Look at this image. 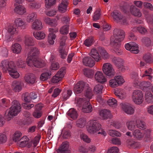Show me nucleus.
Masks as SVG:
<instances>
[{"mask_svg": "<svg viewBox=\"0 0 153 153\" xmlns=\"http://www.w3.org/2000/svg\"><path fill=\"white\" fill-rule=\"evenodd\" d=\"M125 32L120 29L115 28L113 31L114 38H110V45L115 48H118L120 46V42L124 38Z\"/></svg>", "mask_w": 153, "mask_h": 153, "instance_id": "f257e3e1", "label": "nucleus"}, {"mask_svg": "<svg viewBox=\"0 0 153 153\" xmlns=\"http://www.w3.org/2000/svg\"><path fill=\"white\" fill-rule=\"evenodd\" d=\"M12 106L10 108L7 114H5L4 118L7 121H9L14 116L20 112L21 106L19 102L16 100H14L11 103Z\"/></svg>", "mask_w": 153, "mask_h": 153, "instance_id": "f03ea898", "label": "nucleus"}, {"mask_svg": "<svg viewBox=\"0 0 153 153\" xmlns=\"http://www.w3.org/2000/svg\"><path fill=\"white\" fill-rule=\"evenodd\" d=\"M26 63L30 66H34L38 68L43 67L45 65V61L37 57L26 59Z\"/></svg>", "mask_w": 153, "mask_h": 153, "instance_id": "7ed1b4c3", "label": "nucleus"}, {"mask_svg": "<svg viewBox=\"0 0 153 153\" xmlns=\"http://www.w3.org/2000/svg\"><path fill=\"white\" fill-rule=\"evenodd\" d=\"M111 15L116 22L124 25L127 24L126 19L118 11L114 10L111 13Z\"/></svg>", "mask_w": 153, "mask_h": 153, "instance_id": "20e7f679", "label": "nucleus"}, {"mask_svg": "<svg viewBox=\"0 0 153 153\" xmlns=\"http://www.w3.org/2000/svg\"><path fill=\"white\" fill-rule=\"evenodd\" d=\"M24 25V23L21 19H16L15 21V24L9 26L8 31L9 35L12 36L15 33L16 31V27H21L23 26Z\"/></svg>", "mask_w": 153, "mask_h": 153, "instance_id": "39448f33", "label": "nucleus"}, {"mask_svg": "<svg viewBox=\"0 0 153 153\" xmlns=\"http://www.w3.org/2000/svg\"><path fill=\"white\" fill-rule=\"evenodd\" d=\"M10 75L13 78H17L19 74L16 69V67L14 63L12 61L8 62L7 70Z\"/></svg>", "mask_w": 153, "mask_h": 153, "instance_id": "423d86ee", "label": "nucleus"}, {"mask_svg": "<svg viewBox=\"0 0 153 153\" xmlns=\"http://www.w3.org/2000/svg\"><path fill=\"white\" fill-rule=\"evenodd\" d=\"M132 99L136 104H140L143 101V94L142 92L139 90H134L132 93Z\"/></svg>", "mask_w": 153, "mask_h": 153, "instance_id": "0eeeda50", "label": "nucleus"}, {"mask_svg": "<svg viewBox=\"0 0 153 153\" xmlns=\"http://www.w3.org/2000/svg\"><path fill=\"white\" fill-rule=\"evenodd\" d=\"M102 70L103 73L108 77H112L114 76L115 72L112 65L110 63H105L103 65Z\"/></svg>", "mask_w": 153, "mask_h": 153, "instance_id": "6e6552de", "label": "nucleus"}, {"mask_svg": "<svg viewBox=\"0 0 153 153\" xmlns=\"http://www.w3.org/2000/svg\"><path fill=\"white\" fill-rule=\"evenodd\" d=\"M124 79L120 76L114 77V79H111L109 81V85L112 88H115L120 85L124 82Z\"/></svg>", "mask_w": 153, "mask_h": 153, "instance_id": "1a4fd4ad", "label": "nucleus"}, {"mask_svg": "<svg viewBox=\"0 0 153 153\" xmlns=\"http://www.w3.org/2000/svg\"><path fill=\"white\" fill-rule=\"evenodd\" d=\"M101 128V125L96 120L91 121L90 125L87 128V131L91 133H94L99 131Z\"/></svg>", "mask_w": 153, "mask_h": 153, "instance_id": "9d476101", "label": "nucleus"}, {"mask_svg": "<svg viewBox=\"0 0 153 153\" xmlns=\"http://www.w3.org/2000/svg\"><path fill=\"white\" fill-rule=\"evenodd\" d=\"M65 67H62L60 68L55 76L52 78L51 79V82L53 83H57L61 80L65 73Z\"/></svg>", "mask_w": 153, "mask_h": 153, "instance_id": "9b49d317", "label": "nucleus"}, {"mask_svg": "<svg viewBox=\"0 0 153 153\" xmlns=\"http://www.w3.org/2000/svg\"><path fill=\"white\" fill-rule=\"evenodd\" d=\"M39 53L40 52L38 48L36 47H31L30 51L27 53V59L37 57L38 56Z\"/></svg>", "mask_w": 153, "mask_h": 153, "instance_id": "f8f14e48", "label": "nucleus"}, {"mask_svg": "<svg viewBox=\"0 0 153 153\" xmlns=\"http://www.w3.org/2000/svg\"><path fill=\"white\" fill-rule=\"evenodd\" d=\"M69 147L68 142L67 141L63 142L56 152L58 153H70V151L68 150Z\"/></svg>", "mask_w": 153, "mask_h": 153, "instance_id": "ddd939ff", "label": "nucleus"}, {"mask_svg": "<svg viewBox=\"0 0 153 153\" xmlns=\"http://www.w3.org/2000/svg\"><path fill=\"white\" fill-rule=\"evenodd\" d=\"M85 85V84L83 81H79L74 85V90L77 94L80 93L83 91Z\"/></svg>", "mask_w": 153, "mask_h": 153, "instance_id": "4468645a", "label": "nucleus"}, {"mask_svg": "<svg viewBox=\"0 0 153 153\" xmlns=\"http://www.w3.org/2000/svg\"><path fill=\"white\" fill-rule=\"evenodd\" d=\"M82 62L84 65L89 67H92L95 65V62L90 56H86L83 59Z\"/></svg>", "mask_w": 153, "mask_h": 153, "instance_id": "2eb2a0df", "label": "nucleus"}, {"mask_svg": "<svg viewBox=\"0 0 153 153\" xmlns=\"http://www.w3.org/2000/svg\"><path fill=\"white\" fill-rule=\"evenodd\" d=\"M82 110L84 113H89L92 112V106L88 100H86L83 103Z\"/></svg>", "mask_w": 153, "mask_h": 153, "instance_id": "dca6fc26", "label": "nucleus"}, {"mask_svg": "<svg viewBox=\"0 0 153 153\" xmlns=\"http://www.w3.org/2000/svg\"><path fill=\"white\" fill-rule=\"evenodd\" d=\"M24 78L26 82L28 84H30L34 83L36 79L35 76L32 73L26 74Z\"/></svg>", "mask_w": 153, "mask_h": 153, "instance_id": "f3484780", "label": "nucleus"}, {"mask_svg": "<svg viewBox=\"0 0 153 153\" xmlns=\"http://www.w3.org/2000/svg\"><path fill=\"white\" fill-rule=\"evenodd\" d=\"M95 80L98 82L103 84L106 81V79L105 78L102 72L97 71L94 75Z\"/></svg>", "mask_w": 153, "mask_h": 153, "instance_id": "a211bd4d", "label": "nucleus"}, {"mask_svg": "<svg viewBox=\"0 0 153 153\" xmlns=\"http://www.w3.org/2000/svg\"><path fill=\"white\" fill-rule=\"evenodd\" d=\"M100 115L102 118L104 119L111 118L112 117L110 111L106 109L100 111Z\"/></svg>", "mask_w": 153, "mask_h": 153, "instance_id": "6ab92c4d", "label": "nucleus"}, {"mask_svg": "<svg viewBox=\"0 0 153 153\" xmlns=\"http://www.w3.org/2000/svg\"><path fill=\"white\" fill-rule=\"evenodd\" d=\"M89 55L97 62L99 61L101 59L99 53L95 49L91 50Z\"/></svg>", "mask_w": 153, "mask_h": 153, "instance_id": "aec40b11", "label": "nucleus"}, {"mask_svg": "<svg viewBox=\"0 0 153 153\" xmlns=\"http://www.w3.org/2000/svg\"><path fill=\"white\" fill-rule=\"evenodd\" d=\"M130 10L131 13L134 16L140 17L141 16V13L139 9L135 6L131 5L130 8Z\"/></svg>", "mask_w": 153, "mask_h": 153, "instance_id": "412c9836", "label": "nucleus"}, {"mask_svg": "<svg viewBox=\"0 0 153 153\" xmlns=\"http://www.w3.org/2000/svg\"><path fill=\"white\" fill-rule=\"evenodd\" d=\"M112 61L119 69H120L123 66V61L120 58L114 57L112 58Z\"/></svg>", "mask_w": 153, "mask_h": 153, "instance_id": "4be33fe9", "label": "nucleus"}, {"mask_svg": "<svg viewBox=\"0 0 153 153\" xmlns=\"http://www.w3.org/2000/svg\"><path fill=\"white\" fill-rule=\"evenodd\" d=\"M68 4L66 0H62V2L58 6L59 11L61 13H64L67 11Z\"/></svg>", "mask_w": 153, "mask_h": 153, "instance_id": "5701e85b", "label": "nucleus"}, {"mask_svg": "<svg viewBox=\"0 0 153 153\" xmlns=\"http://www.w3.org/2000/svg\"><path fill=\"white\" fill-rule=\"evenodd\" d=\"M121 107L124 111L128 114H132L134 113V110L131 106L122 104Z\"/></svg>", "mask_w": 153, "mask_h": 153, "instance_id": "b1692460", "label": "nucleus"}, {"mask_svg": "<svg viewBox=\"0 0 153 153\" xmlns=\"http://www.w3.org/2000/svg\"><path fill=\"white\" fill-rule=\"evenodd\" d=\"M98 51L100 52V57L104 59L108 58L109 55L104 49L101 47L98 48Z\"/></svg>", "mask_w": 153, "mask_h": 153, "instance_id": "393cba45", "label": "nucleus"}, {"mask_svg": "<svg viewBox=\"0 0 153 153\" xmlns=\"http://www.w3.org/2000/svg\"><path fill=\"white\" fill-rule=\"evenodd\" d=\"M12 88L15 92H19L22 89V85L19 81H13L12 83Z\"/></svg>", "mask_w": 153, "mask_h": 153, "instance_id": "a878e982", "label": "nucleus"}, {"mask_svg": "<svg viewBox=\"0 0 153 153\" xmlns=\"http://www.w3.org/2000/svg\"><path fill=\"white\" fill-rule=\"evenodd\" d=\"M51 73L50 70L42 73L40 76V79L42 81H45L51 77Z\"/></svg>", "mask_w": 153, "mask_h": 153, "instance_id": "bb28decb", "label": "nucleus"}, {"mask_svg": "<svg viewBox=\"0 0 153 153\" xmlns=\"http://www.w3.org/2000/svg\"><path fill=\"white\" fill-rule=\"evenodd\" d=\"M115 95L119 99H123L125 98L126 95L124 91L120 89H117L114 92Z\"/></svg>", "mask_w": 153, "mask_h": 153, "instance_id": "cd10ccee", "label": "nucleus"}, {"mask_svg": "<svg viewBox=\"0 0 153 153\" xmlns=\"http://www.w3.org/2000/svg\"><path fill=\"white\" fill-rule=\"evenodd\" d=\"M14 9V12L20 15H22L26 12L25 8L21 5H16Z\"/></svg>", "mask_w": 153, "mask_h": 153, "instance_id": "c85d7f7f", "label": "nucleus"}, {"mask_svg": "<svg viewBox=\"0 0 153 153\" xmlns=\"http://www.w3.org/2000/svg\"><path fill=\"white\" fill-rule=\"evenodd\" d=\"M67 115L74 120L76 119L78 117L76 111L74 108H71L68 111Z\"/></svg>", "mask_w": 153, "mask_h": 153, "instance_id": "c756f323", "label": "nucleus"}, {"mask_svg": "<svg viewBox=\"0 0 153 153\" xmlns=\"http://www.w3.org/2000/svg\"><path fill=\"white\" fill-rule=\"evenodd\" d=\"M84 75L88 78H91L93 76L94 72L89 68H85L83 69Z\"/></svg>", "mask_w": 153, "mask_h": 153, "instance_id": "7c9ffc66", "label": "nucleus"}, {"mask_svg": "<svg viewBox=\"0 0 153 153\" xmlns=\"http://www.w3.org/2000/svg\"><path fill=\"white\" fill-rule=\"evenodd\" d=\"M32 27L35 30H40L42 28V23L40 21L36 20L33 23Z\"/></svg>", "mask_w": 153, "mask_h": 153, "instance_id": "2f4dec72", "label": "nucleus"}, {"mask_svg": "<svg viewBox=\"0 0 153 153\" xmlns=\"http://www.w3.org/2000/svg\"><path fill=\"white\" fill-rule=\"evenodd\" d=\"M11 49L14 53L18 54L20 53L22 48L19 44L16 43L13 45Z\"/></svg>", "mask_w": 153, "mask_h": 153, "instance_id": "473e14b6", "label": "nucleus"}, {"mask_svg": "<svg viewBox=\"0 0 153 153\" xmlns=\"http://www.w3.org/2000/svg\"><path fill=\"white\" fill-rule=\"evenodd\" d=\"M133 135L135 138L137 139L142 138L144 136L143 133L141 132V130L139 129L134 130L133 132Z\"/></svg>", "mask_w": 153, "mask_h": 153, "instance_id": "72a5a7b5", "label": "nucleus"}, {"mask_svg": "<svg viewBox=\"0 0 153 153\" xmlns=\"http://www.w3.org/2000/svg\"><path fill=\"white\" fill-rule=\"evenodd\" d=\"M33 35L38 40L44 39L45 36V35L44 32L41 31L34 32Z\"/></svg>", "mask_w": 153, "mask_h": 153, "instance_id": "f704fd0d", "label": "nucleus"}, {"mask_svg": "<svg viewBox=\"0 0 153 153\" xmlns=\"http://www.w3.org/2000/svg\"><path fill=\"white\" fill-rule=\"evenodd\" d=\"M145 98L146 101L148 103H152L153 102V96L150 92H146Z\"/></svg>", "mask_w": 153, "mask_h": 153, "instance_id": "c9c22d12", "label": "nucleus"}, {"mask_svg": "<svg viewBox=\"0 0 153 153\" xmlns=\"http://www.w3.org/2000/svg\"><path fill=\"white\" fill-rule=\"evenodd\" d=\"M144 61L147 63L151 64L153 62V59L152 58V55L150 53H147L143 57Z\"/></svg>", "mask_w": 153, "mask_h": 153, "instance_id": "e433bc0d", "label": "nucleus"}, {"mask_svg": "<svg viewBox=\"0 0 153 153\" xmlns=\"http://www.w3.org/2000/svg\"><path fill=\"white\" fill-rule=\"evenodd\" d=\"M30 94L31 100L32 102H36L39 100L40 97L39 95L33 92H30Z\"/></svg>", "mask_w": 153, "mask_h": 153, "instance_id": "4c0bfd02", "label": "nucleus"}, {"mask_svg": "<svg viewBox=\"0 0 153 153\" xmlns=\"http://www.w3.org/2000/svg\"><path fill=\"white\" fill-rule=\"evenodd\" d=\"M8 62L4 60L2 61L0 65V68L2 71L3 72H7V66Z\"/></svg>", "mask_w": 153, "mask_h": 153, "instance_id": "58836bf2", "label": "nucleus"}, {"mask_svg": "<svg viewBox=\"0 0 153 153\" xmlns=\"http://www.w3.org/2000/svg\"><path fill=\"white\" fill-rule=\"evenodd\" d=\"M103 88V86L101 84L96 85L94 88V92L97 94H101L102 92Z\"/></svg>", "mask_w": 153, "mask_h": 153, "instance_id": "ea45409f", "label": "nucleus"}, {"mask_svg": "<svg viewBox=\"0 0 153 153\" xmlns=\"http://www.w3.org/2000/svg\"><path fill=\"white\" fill-rule=\"evenodd\" d=\"M44 21L46 24L50 26H55L56 25L55 20L53 19H51L48 17L45 18Z\"/></svg>", "mask_w": 153, "mask_h": 153, "instance_id": "a19ab883", "label": "nucleus"}, {"mask_svg": "<svg viewBox=\"0 0 153 153\" xmlns=\"http://www.w3.org/2000/svg\"><path fill=\"white\" fill-rule=\"evenodd\" d=\"M25 44L27 46H32L33 45L34 42L33 39L31 37L25 36Z\"/></svg>", "mask_w": 153, "mask_h": 153, "instance_id": "79ce46f5", "label": "nucleus"}, {"mask_svg": "<svg viewBox=\"0 0 153 153\" xmlns=\"http://www.w3.org/2000/svg\"><path fill=\"white\" fill-rule=\"evenodd\" d=\"M56 36L53 33H49L48 36V43L51 45H53L54 42V39H55Z\"/></svg>", "mask_w": 153, "mask_h": 153, "instance_id": "37998d69", "label": "nucleus"}, {"mask_svg": "<svg viewBox=\"0 0 153 153\" xmlns=\"http://www.w3.org/2000/svg\"><path fill=\"white\" fill-rule=\"evenodd\" d=\"M86 123V120L84 118H81L77 120L76 125L79 127L82 128L84 126Z\"/></svg>", "mask_w": 153, "mask_h": 153, "instance_id": "c03bdc74", "label": "nucleus"}, {"mask_svg": "<svg viewBox=\"0 0 153 153\" xmlns=\"http://www.w3.org/2000/svg\"><path fill=\"white\" fill-rule=\"evenodd\" d=\"M22 135V133L19 131H16L13 137V140L15 142L19 141L20 140V137Z\"/></svg>", "mask_w": 153, "mask_h": 153, "instance_id": "a18cd8bd", "label": "nucleus"}, {"mask_svg": "<svg viewBox=\"0 0 153 153\" xmlns=\"http://www.w3.org/2000/svg\"><path fill=\"white\" fill-rule=\"evenodd\" d=\"M22 97H23V99L25 102L27 103H29L31 100L30 94L26 92L22 94Z\"/></svg>", "mask_w": 153, "mask_h": 153, "instance_id": "49530a36", "label": "nucleus"}, {"mask_svg": "<svg viewBox=\"0 0 153 153\" xmlns=\"http://www.w3.org/2000/svg\"><path fill=\"white\" fill-rule=\"evenodd\" d=\"M135 123L134 121H131L126 123L127 128L130 130H132L135 129Z\"/></svg>", "mask_w": 153, "mask_h": 153, "instance_id": "de8ad7c7", "label": "nucleus"}, {"mask_svg": "<svg viewBox=\"0 0 153 153\" xmlns=\"http://www.w3.org/2000/svg\"><path fill=\"white\" fill-rule=\"evenodd\" d=\"M126 143L127 146L129 147L135 148L137 146V143L132 139H130L127 140Z\"/></svg>", "mask_w": 153, "mask_h": 153, "instance_id": "09e8293b", "label": "nucleus"}, {"mask_svg": "<svg viewBox=\"0 0 153 153\" xmlns=\"http://www.w3.org/2000/svg\"><path fill=\"white\" fill-rule=\"evenodd\" d=\"M84 95L88 99L87 100L89 101L93 95L92 90L90 88H87L85 92Z\"/></svg>", "mask_w": 153, "mask_h": 153, "instance_id": "8fccbe9b", "label": "nucleus"}, {"mask_svg": "<svg viewBox=\"0 0 153 153\" xmlns=\"http://www.w3.org/2000/svg\"><path fill=\"white\" fill-rule=\"evenodd\" d=\"M132 45L130 51L132 53L137 54L139 52V50L138 49V47L137 45L135 44V43L133 42L132 43Z\"/></svg>", "mask_w": 153, "mask_h": 153, "instance_id": "3c124183", "label": "nucleus"}, {"mask_svg": "<svg viewBox=\"0 0 153 153\" xmlns=\"http://www.w3.org/2000/svg\"><path fill=\"white\" fill-rule=\"evenodd\" d=\"M17 65L19 68H23L26 66V62L24 60L20 59L16 62Z\"/></svg>", "mask_w": 153, "mask_h": 153, "instance_id": "603ef678", "label": "nucleus"}, {"mask_svg": "<svg viewBox=\"0 0 153 153\" xmlns=\"http://www.w3.org/2000/svg\"><path fill=\"white\" fill-rule=\"evenodd\" d=\"M69 25H66L62 27L60 30V32L61 34H67L68 33Z\"/></svg>", "mask_w": 153, "mask_h": 153, "instance_id": "864d4df0", "label": "nucleus"}, {"mask_svg": "<svg viewBox=\"0 0 153 153\" xmlns=\"http://www.w3.org/2000/svg\"><path fill=\"white\" fill-rule=\"evenodd\" d=\"M94 41V39L93 37H90L86 39L84 42V44L87 46L89 47L92 44Z\"/></svg>", "mask_w": 153, "mask_h": 153, "instance_id": "5fc2aeb1", "label": "nucleus"}, {"mask_svg": "<svg viewBox=\"0 0 153 153\" xmlns=\"http://www.w3.org/2000/svg\"><path fill=\"white\" fill-rule=\"evenodd\" d=\"M45 7L47 8H49L56 3L55 0H45Z\"/></svg>", "mask_w": 153, "mask_h": 153, "instance_id": "6e6d98bb", "label": "nucleus"}, {"mask_svg": "<svg viewBox=\"0 0 153 153\" xmlns=\"http://www.w3.org/2000/svg\"><path fill=\"white\" fill-rule=\"evenodd\" d=\"M101 10L100 9H99L96 10L94 13V15L93 17V20L94 21H97L99 19L100 16Z\"/></svg>", "mask_w": 153, "mask_h": 153, "instance_id": "4d7b16f0", "label": "nucleus"}, {"mask_svg": "<svg viewBox=\"0 0 153 153\" xmlns=\"http://www.w3.org/2000/svg\"><path fill=\"white\" fill-rule=\"evenodd\" d=\"M36 17V15L34 13L29 14L27 17V21L29 22H32Z\"/></svg>", "mask_w": 153, "mask_h": 153, "instance_id": "13d9d810", "label": "nucleus"}, {"mask_svg": "<svg viewBox=\"0 0 153 153\" xmlns=\"http://www.w3.org/2000/svg\"><path fill=\"white\" fill-rule=\"evenodd\" d=\"M109 134L112 137L116 136L120 137L121 134L118 131L114 130H110L108 131Z\"/></svg>", "mask_w": 153, "mask_h": 153, "instance_id": "bf43d9fd", "label": "nucleus"}, {"mask_svg": "<svg viewBox=\"0 0 153 153\" xmlns=\"http://www.w3.org/2000/svg\"><path fill=\"white\" fill-rule=\"evenodd\" d=\"M143 42L147 46H149L151 45V41L149 38L144 37L142 39Z\"/></svg>", "mask_w": 153, "mask_h": 153, "instance_id": "052dcab7", "label": "nucleus"}, {"mask_svg": "<svg viewBox=\"0 0 153 153\" xmlns=\"http://www.w3.org/2000/svg\"><path fill=\"white\" fill-rule=\"evenodd\" d=\"M119 150L118 148L116 147H113L109 149L107 153H118Z\"/></svg>", "mask_w": 153, "mask_h": 153, "instance_id": "680f3d73", "label": "nucleus"}, {"mask_svg": "<svg viewBox=\"0 0 153 153\" xmlns=\"http://www.w3.org/2000/svg\"><path fill=\"white\" fill-rule=\"evenodd\" d=\"M137 29L140 33L142 34H144L147 33L146 29L143 27H138L137 28Z\"/></svg>", "mask_w": 153, "mask_h": 153, "instance_id": "e2e57ef3", "label": "nucleus"}, {"mask_svg": "<svg viewBox=\"0 0 153 153\" xmlns=\"http://www.w3.org/2000/svg\"><path fill=\"white\" fill-rule=\"evenodd\" d=\"M81 138L84 141L87 143H89L91 142L90 139L86 135L84 134H82L81 135Z\"/></svg>", "mask_w": 153, "mask_h": 153, "instance_id": "0e129e2a", "label": "nucleus"}, {"mask_svg": "<svg viewBox=\"0 0 153 153\" xmlns=\"http://www.w3.org/2000/svg\"><path fill=\"white\" fill-rule=\"evenodd\" d=\"M42 111H37L36 110H34L33 113V116L36 118H39L42 116Z\"/></svg>", "mask_w": 153, "mask_h": 153, "instance_id": "69168bd1", "label": "nucleus"}, {"mask_svg": "<svg viewBox=\"0 0 153 153\" xmlns=\"http://www.w3.org/2000/svg\"><path fill=\"white\" fill-rule=\"evenodd\" d=\"M7 140L6 136L4 134H0V143L6 142Z\"/></svg>", "mask_w": 153, "mask_h": 153, "instance_id": "338daca9", "label": "nucleus"}, {"mask_svg": "<svg viewBox=\"0 0 153 153\" xmlns=\"http://www.w3.org/2000/svg\"><path fill=\"white\" fill-rule=\"evenodd\" d=\"M107 102L109 106H112L114 105L117 104V101L114 98H112L108 100Z\"/></svg>", "mask_w": 153, "mask_h": 153, "instance_id": "774afa93", "label": "nucleus"}]
</instances>
